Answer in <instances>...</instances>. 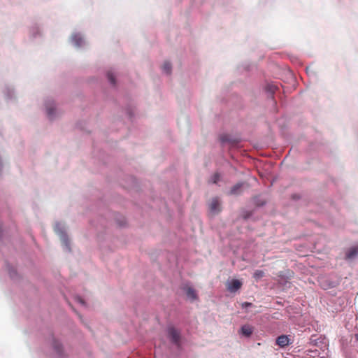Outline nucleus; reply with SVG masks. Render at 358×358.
<instances>
[{"mask_svg":"<svg viewBox=\"0 0 358 358\" xmlns=\"http://www.w3.org/2000/svg\"><path fill=\"white\" fill-rule=\"evenodd\" d=\"M210 213L213 215H217L221 212V202L218 197L213 198L208 204Z\"/></svg>","mask_w":358,"mask_h":358,"instance_id":"1","label":"nucleus"},{"mask_svg":"<svg viewBox=\"0 0 358 358\" xmlns=\"http://www.w3.org/2000/svg\"><path fill=\"white\" fill-rule=\"evenodd\" d=\"M168 335L172 342L176 344H178L180 341V333L179 331L173 328L170 327L168 329Z\"/></svg>","mask_w":358,"mask_h":358,"instance_id":"2","label":"nucleus"},{"mask_svg":"<svg viewBox=\"0 0 358 358\" xmlns=\"http://www.w3.org/2000/svg\"><path fill=\"white\" fill-rule=\"evenodd\" d=\"M242 286V282L236 279L232 280L227 283V289L231 292H235Z\"/></svg>","mask_w":358,"mask_h":358,"instance_id":"3","label":"nucleus"},{"mask_svg":"<svg viewBox=\"0 0 358 358\" xmlns=\"http://www.w3.org/2000/svg\"><path fill=\"white\" fill-rule=\"evenodd\" d=\"M290 343V339L286 335H281L276 339V344L280 348H285Z\"/></svg>","mask_w":358,"mask_h":358,"instance_id":"4","label":"nucleus"},{"mask_svg":"<svg viewBox=\"0 0 358 358\" xmlns=\"http://www.w3.org/2000/svg\"><path fill=\"white\" fill-rule=\"evenodd\" d=\"M60 227H61V224L59 223H57L55 226V231H56V233H57L58 234H59L61 236V238L62 239L63 243L70 250V248L69 246V241H68L67 238L66 237L65 234L63 233Z\"/></svg>","mask_w":358,"mask_h":358,"instance_id":"5","label":"nucleus"},{"mask_svg":"<svg viewBox=\"0 0 358 358\" xmlns=\"http://www.w3.org/2000/svg\"><path fill=\"white\" fill-rule=\"evenodd\" d=\"M185 291L188 298H189L192 300L197 299V294L194 289H193L191 287H187L185 289Z\"/></svg>","mask_w":358,"mask_h":358,"instance_id":"6","label":"nucleus"},{"mask_svg":"<svg viewBox=\"0 0 358 358\" xmlns=\"http://www.w3.org/2000/svg\"><path fill=\"white\" fill-rule=\"evenodd\" d=\"M242 185H243L242 183L236 184L231 188L229 194L231 195L239 194L241 193V189Z\"/></svg>","mask_w":358,"mask_h":358,"instance_id":"7","label":"nucleus"},{"mask_svg":"<svg viewBox=\"0 0 358 358\" xmlns=\"http://www.w3.org/2000/svg\"><path fill=\"white\" fill-rule=\"evenodd\" d=\"M358 254V247H352L346 253V259H352Z\"/></svg>","mask_w":358,"mask_h":358,"instance_id":"8","label":"nucleus"},{"mask_svg":"<svg viewBox=\"0 0 358 358\" xmlns=\"http://www.w3.org/2000/svg\"><path fill=\"white\" fill-rule=\"evenodd\" d=\"M252 327L250 325H244L241 327V333L243 335L249 337L252 334Z\"/></svg>","mask_w":358,"mask_h":358,"instance_id":"9","label":"nucleus"},{"mask_svg":"<svg viewBox=\"0 0 358 358\" xmlns=\"http://www.w3.org/2000/svg\"><path fill=\"white\" fill-rule=\"evenodd\" d=\"M72 41L76 46H80L83 43L82 38L78 34H75L72 36Z\"/></svg>","mask_w":358,"mask_h":358,"instance_id":"10","label":"nucleus"},{"mask_svg":"<svg viewBox=\"0 0 358 358\" xmlns=\"http://www.w3.org/2000/svg\"><path fill=\"white\" fill-rule=\"evenodd\" d=\"M264 276V272L262 270H256L253 273V278L257 280Z\"/></svg>","mask_w":358,"mask_h":358,"instance_id":"11","label":"nucleus"},{"mask_svg":"<svg viewBox=\"0 0 358 358\" xmlns=\"http://www.w3.org/2000/svg\"><path fill=\"white\" fill-rule=\"evenodd\" d=\"M162 70L167 74H169L171 71V65L169 62H165L162 66Z\"/></svg>","mask_w":358,"mask_h":358,"instance_id":"12","label":"nucleus"},{"mask_svg":"<svg viewBox=\"0 0 358 358\" xmlns=\"http://www.w3.org/2000/svg\"><path fill=\"white\" fill-rule=\"evenodd\" d=\"M220 179V173H214L212 176H211V178L210 180V182H212V183H214V184H216Z\"/></svg>","mask_w":358,"mask_h":358,"instance_id":"13","label":"nucleus"},{"mask_svg":"<svg viewBox=\"0 0 358 358\" xmlns=\"http://www.w3.org/2000/svg\"><path fill=\"white\" fill-rule=\"evenodd\" d=\"M277 89V86L273 84H268L266 86V90L270 92L271 94H273Z\"/></svg>","mask_w":358,"mask_h":358,"instance_id":"14","label":"nucleus"},{"mask_svg":"<svg viewBox=\"0 0 358 358\" xmlns=\"http://www.w3.org/2000/svg\"><path fill=\"white\" fill-rule=\"evenodd\" d=\"M54 110L53 107H47V114L50 118L53 117Z\"/></svg>","mask_w":358,"mask_h":358,"instance_id":"15","label":"nucleus"},{"mask_svg":"<svg viewBox=\"0 0 358 358\" xmlns=\"http://www.w3.org/2000/svg\"><path fill=\"white\" fill-rule=\"evenodd\" d=\"M107 76H108V80H110V82L112 84H113V85H114V84L115 83V78H114V76H113V73H110V72H108Z\"/></svg>","mask_w":358,"mask_h":358,"instance_id":"16","label":"nucleus"},{"mask_svg":"<svg viewBox=\"0 0 358 358\" xmlns=\"http://www.w3.org/2000/svg\"><path fill=\"white\" fill-rule=\"evenodd\" d=\"M252 306V303H248V302H244L242 303V307L243 308H247V307H249V306Z\"/></svg>","mask_w":358,"mask_h":358,"instance_id":"17","label":"nucleus"},{"mask_svg":"<svg viewBox=\"0 0 358 358\" xmlns=\"http://www.w3.org/2000/svg\"><path fill=\"white\" fill-rule=\"evenodd\" d=\"M221 140H222V141H223V142H225V141H228V140H227V138L225 136H222V137L221 138Z\"/></svg>","mask_w":358,"mask_h":358,"instance_id":"18","label":"nucleus"},{"mask_svg":"<svg viewBox=\"0 0 358 358\" xmlns=\"http://www.w3.org/2000/svg\"><path fill=\"white\" fill-rule=\"evenodd\" d=\"M78 301H79L80 303L84 304V301H83V299H80V298L78 299Z\"/></svg>","mask_w":358,"mask_h":358,"instance_id":"19","label":"nucleus"},{"mask_svg":"<svg viewBox=\"0 0 358 358\" xmlns=\"http://www.w3.org/2000/svg\"><path fill=\"white\" fill-rule=\"evenodd\" d=\"M356 338H357V339L358 340V335H356Z\"/></svg>","mask_w":358,"mask_h":358,"instance_id":"20","label":"nucleus"}]
</instances>
